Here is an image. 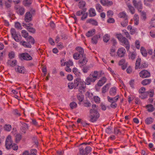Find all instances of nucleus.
<instances>
[{"instance_id":"obj_8","label":"nucleus","mask_w":155,"mask_h":155,"mask_svg":"<svg viewBox=\"0 0 155 155\" xmlns=\"http://www.w3.org/2000/svg\"><path fill=\"white\" fill-rule=\"evenodd\" d=\"M13 142L12 140L11 136L9 135L6 139L5 147L7 149H10L11 148V146L13 144Z\"/></svg>"},{"instance_id":"obj_4","label":"nucleus","mask_w":155,"mask_h":155,"mask_svg":"<svg viewBox=\"0 0 155 155\" xmlns=\"http://www.w3.org/2000/svg\"><path fill=\"white\" fill-rule=\"evenodd\" d=\"M35 13V10L31 9L28 12H27L25 15V20L27 22H29L32 19V16Z\"/></svg>"},{"instance_id":"obj_53","label":"nucleus","mask_w":155,"mask_h":155,"mask_svg":"<svg viewBox=\"0 0 155 155\" xmlns=\"http://www.w3.org/2000/svg\"><path fill=\"white\" fill-rule=\"evenodd\" d=\"M15 141L16 143H18L21 139V136L20 134L17 135L15 136Z\"/></svg>"},{"instance_id":"obj_56","label":"nucleus","mask_w":155,"mask_h":155,"mask_svg":"<svg viewBox=\"0 0 155 155\" xmlns=\"http://www.w3.org/2000/svg\"><path fill=\"white\" fill-rule=\"evenodd\" d=\"M140 12H141V16L142 17L143 19L144 20H145L146 18V13L143 11H141Z\"/></svg>"},{"instance_id":"obj_27","label":"nucleus","mask_w":155,"mask_h":155,"mask_svg":"<svg viewBox=\"0 0 155 155\" xmlns=\"http://www.w3.org/2000/svg\"><path fill=\"white\" fill-rule=\"evenodd\" d=\"M76 50L78 51L77 52H78V53L81 54L82 57H83L84 54V51L83 48L81 47H77L76 48Z\"/></svg>"},{"instance_id":"obj_30","label":"nucleus","mask_w":155,"mask_h":155,"mask_svg":"<svg viewBox=\"0 0 155 155\" xmlns=\"http://www.w3.org/2000/svg\"><path fill=\"white\" fill-rule=\"evenodd\" d=\"M98 73L97 71H95L93 72H92L90 75L96 80L98 78Z\"/></svg>"},{"instance_id":"obj_25","label":"nucleus","mask_w":155,"mask_h":155,"mask_svg":"<svg viewBox=\"0 0 155 155\" xmlns=\"http://www.w3.org/2000/svg\"><path fill=\"white\" fill-rule=\"evenodd\" d=\"M100 38L99 35H95L91 38V42L92 44H96L97 43V40Z\"/></svg>"},{"instance_id":"obj_11","label":"nucleus","mask_w":155,"mask_h":155,"mask_svg":"<svg viewBox=\"0 0 155 155\" xmlns=\"http://www.w3.org/2000/svg\"><path fill=\"white\" fill-rule=\"evenodd\" d=\"M79 87L78 89V90L79 92L81 93L83 91H84L86 87V82L82 80H80L79 83Z\"/></svg>"},{"instance_id":"obj_35","label":"nucleus","mask_w":155,"mask_h":155,"mask_svg":"<svg viewBox=\"0 0 155 155\" xmlns=\"http://www.w3.org/2000/svg\"><path fill=\"white\" fill-rule=\"evenodd\" d=\"M146 107L148 109L147 111L149 112H153L154 110V108L153 106L151 104L147 105Z\"/></svg>"},{"instance_id":"obj_63","label":"nucleus","mask_w":155,"mask_h":155,"mask_svg":"<svg viewBox=\"0 0 155 155\" xmlns=\"http://www.w3.org/2000/svg\"><path fill=\"white\" fill-rule=\"evenodd\" d=\"M89 69V67L87 66L84 67H83L82 70L84 72V73H86L88 71Z\"/></svg>"},{"instance_id":"obj_50","label":"nucleus","mask_w":155,"mask_h":155,"mask_svg":"<svg viewBox=\"0 0 155 155\" xmlns=\"http://www.w3.org/2000/svg\"><path fill=\"white\" fill-rule=\"evenodd\" d=\"M81 56V54H79L78 52H76L74 54L73 58L75 59L78 60L80 58Z\"/></svg>"},{"instance_id":"obj_23","label":"nucleus","mask_w":155,"mask_h":155,"mask_svg":"<svg viewBox=\"0 0 155 155\" xmlns=\"http://www.w3.org/2000/svg\"><path fill=\"white\" fill-rule=\"evenodd\" d=\"M137 54L135 52H130L129 54L128 57L129 59L132 60H134L136 58Z\"/></svg>"},{"instance_id":"obj_6","label":"nucleus","mask_w":155,"mask_h":155,"mask_svg":"<svg viewBox=\"0 0 155 155\" xmlns=\"http://www.w3.org/2000/svg\"><path fill=\"white\" fill-rule=\"evenodd\" d=\"M11 32L12 37L15 41L19 42L21 39V37L20 35L17 34L15 29L14 28H12L11 30Z\"/></svg>"},{"instance_id":"obj_36","label":"nucleus","mask_w":155,"mask_h":155,"mask_svg":"<svg viewBox=\"0 0 155 155\" xmlns=\"http://www.w3.org/2000/svg\"><path fill=\"white\" fill-rule=\"evenodd\" d=\"M153 121V118L151 117H148L145 120V123L147 124H151Z\"/></svg>"},{"instance_id":"obj_37","label":"nucleus","mask_w":155,"mask_h":155,"mask_svg":"<svg viewBox=\"0 0 155 155\" xmlns=\"http://www.w3.org/2000/svg\"><path fill=\"white\" fill-rule=\"evenodd\" d=\"M110 84H107L106 85H105L103 87V88H102V93H105L108 91L110 87Z\"/></svg>"},{"instance_id":"obj_21","label":"nucleus","mask_w":155,"mask_h":155,"mask_svg":"<svg viewBox=\"0 0 155 155\" xmlns=\"http://www.w3.org/2000/svg\"><path fill=\"white\" fill-rule=\"evenodd\" d=\"M107 81V79L105 77H103L97 82V85L100 87L102 86Z\"/></svg>"},{"instance_id":"obj_3","label":"nucleus","mask_w":155,"mask_h":155,"mask_svg":"<svg viewBox=\"0 0 155 155\" xmlns=\"http://www.w3.org/2000/svg\"><path fill=\"white\" fill-rule=\"evenodd\" d=\"M90 121L94 122L99 117L100 115L96 110L91 109L90 111Z\"/></svg>"},{"instance_id":"obj_47","label":"nucleus","mask_w":155,"mask_h":155,"mask_svg":"<svg viewBox=\"0 0 155 155\" xmlns=\"http://www.w3.org/2000/svg\"><path fill=\"white\" fill-rule=\"evenodd\" d=\"M140 51L142 54L145 57L147 56V52L145 49L143 47H141L140 48Z\"/></svg>"},{"instance_id":"obj_18","label":"nucleus","mask_w":155,"mask_h":155,"mask_svg":"<svg viewBox=\"0 0 155 155\" xmlns=\"http://www.w3.org/2000/svg\"><path fill=\"white\" fill-rule=\"evenodd\" d=\"M36 152L37 150L36 149H33L31 150L30 153L27 151H25L23 153L22 155H36Z\"/></svg>"},{"instance_id":"obj_46","label":"nucleus","mask_w":155,"mask_h":155,"mask_svg":"<svg viewBox=\"0 0 155 155\" xmlns=\"http://www.w3.org/2000/svg\"><path fill=\"white\" fill-rule=\"evenodd\" d=\"M87 10L86 8L83 9V11L80 10L77 12L76 13V15L77 16H80L83 14L84 12H85Z\"/></svg>"},{"instance_id":"obj_44","label":"nucleus","mask_w":155,"mask_h":155,"mask_svg":"<svg viewBox=\"0 0 155 155\" xmlns=\"http://www.w3.org/2000/svg\"><path fill=\"white\" fill-rule=\"evenodd\" d=\"M87 23H89L94 25H97V21L93 19H88L87 20Z\"/></svg>"},{"instance_id":"obj_9","label":"nucleus","mask_w":155,"mask_h":155,"mask_svg":"<svg viewBox=\"0 0 155 155\" xmlns=\"http://www.w3.org/2000/svg\"><path fill=\"white\" fill-rule=\"evenodd\" d=\"M14 8L16 10V12L18 14L22 15L24 14L25 11L24 7L16 5L15 6Z\"/></svg>"},{"instance_id":"obj_57","label":"nucleus","mask_w":155,"mask_h":155,"mask_svg":"<svg viewBox=\"0 0 155 155\" xmlns=\"http://www.w3.org/2000/svg\"><path fill=\"white\" fill-rule=\"evenodd\" d=\"M73 72L76 75H79V71H78V69L76 68H74L72 70Z\"/></svg>"},{"instance_id":"obj_10","label":"nucleus","mask_w":155,"mask_h":155,"mask_svg":"<svg viewBox=\"0 0 155 155\" xmlns=\"http://www.w3.org/2000/svg\"><path fill=\"white\" fill-rule=\"evenodd\" d=\"M126 50L123 47L119 48L117 52V55L119 57L122 58L126 54Z\"/></svg>"},{"instance_id":"obj_12","label":"nucleus","mask_w":155,"mask_h":155,"mask_svg":"<svg viewBox=\"0 0 155 155\" xmlns=\"http://www.w3.org/2000/svg\"><path fill=\"white\" fill-rule=\"evenodd\" d=\"M123 44V46H125V47L127 50H129L130 48V44L128 40L125 37L123 38L120 41Z\"/></svg>"},{"instance_id":"obj_22","label":"nucleus","mask_w":155,"mask_h":155,"mask_svg":"<svg viewBox=\"0 0 155 155\" xmlns=\"http://www.w3.org/2000/svg\"><path fill=\"white\" fill-rule=\"evenodd\" d=\"M25 27L27 30L30 32L34 33L35 32V29L33 27L28 25L24 24L23 25Z\"/></svg>"},{"instance_id":"obj_59","label":"nucleus","mask_w":155,"mask_h":155,"mask_svg":"<svg viewBox=\"0 0 155 155\" xmlns=\"http://www.w3.org/2000/svg\"><path fill=\"white\" fill-rule=\"evenodd\" d=\"M140 42L138 40H136L135 42L136 47L137 49H139L140 48Z\"/></svg>"},{"instance_id":"obj_31","label":"nucleus","mask_w":155,"mask_h":155,"mask_svg":"<svg viewBox=\"0 0 155 155\" xmlns=\"http://www.w3.org/2000/svg\"><path fill=\"white\" fill-rule=\"evenodd\" d=\"M20 43L25 47L28 48H31V45L29 42H27L25 41H20Z\"/></svg>"},{"instance_id":"obj_28","label":"nucleus","mask_w":155,"mask_h":155,"mask_svg":"<svg viewBox=\"0 0 155 155\" xmlns=\"http://www.w3.org/2000/svg\"><path fill=\"white\" fill-rule=\"evenodd\" d=\"M32 0H23V4L25 6H28L32 3Z\"/></svg>"},{"instance_id":"obj_17","label":"nucleus","mask_w":155,"mask_h":155,"mask_svg":"<svg viewBox=\"0 0 155 155\" xmlns=\"http://www.w3.org/2000/svg\"><path fill=\"white\" fill-rule=\"evenodd\" d=\"M82 59H81L79 60V63L80 65V67H81L85 65L87 62V59L84 56H83Z\"/></svg>"},{"instance_id":"obj_32","label":"nucleus","mask_w":155,"mask_h":155,"mask_svg":"<svg viewBox=\"0 0 155 155\" xmlns=\"http://www.w3.org/2000/svg\"><path fill=\"white\" fill-rule=\"evenodd\" d=\"M95 33V29H92V30L88 31L86 34V35L87 37H90L94 35Z\"/></svg>"},{"instance_id":"obj_52","label":"nucleus","mask_w":155,"mask_h":155,"mask_svg":"<svg viewBox=\"0 0 155 155\" xmlns=\"http://www.w3.org/2000/svg\"><path fill=\"white\" fill-rule=\"evenodd\" d=\"M70 106L71 109H73L76 107L77 104L75 102H72L70 104Z\"/></svg>"},{"instance_id":"obj_54","label":"nucleus","mask_w":155,"mask_h":155,"mask_svg":"<svg viewBox=\"0 0 155 155\" xmlns=\"http://www.w3.org/2000/svg\"><path fill=\"white\" fill-rule=\"evenodd\" d=\"M15 56V54L14 52L11 51L8 54L9 58L10 59H12L14 58Z\"/></svg>"},{"instance_id":"obj_39","label":"nucleus","mask_w":155,"mask_h":155,"mask_svg":"<svg viewBox=\"0 0 155 155\" xmlns=\"http://www.w3.org/2000/svg\"><path fill=\"white\" fill-rule=\"evenodd\" d=\"M150 79H146L143 80L141 82V84L143 85H146L150 84L151 82Z\"/></svg>"},{"instance_id":"obj_29","label":"nucleus","mask_w":155,"mask_h":155,"mask_svg":"<svg viewBox=\"0 0 155 155\" xmlns=\"http://www.w3.org/2000/svg\"><path fill=\"white\" fill-rule=\"evenodd\" d=\"M141 62V59L140 58H138L136 61L135 68L136 69L139 68H140V63Z\"/></svg>"},{"instance_id":"obj_45","label":"nucleus","mask_w":155,"mask_h":155,"mask_svg":"<svg viewBox=\"0 0 155 155\" xmlns=\"http://www.w3.org/2000/svg\"><path fill=\"white\" fill-rule=\"evenodd\" d=\"M148 95V92H145V93H141V94L139 96V97L142 99L146 98Z\"/></svg>"},{"instance_id":"obj_15","label":"nucleus","mask_w":155,"mask_h":155,"mask_svg":"<svg viewBox=\"0 0 155 155\" xmlns=\"http://www.w3.org/2000/svg\"><path fill=\"white\" fill-rule=\"evenodd\" d=\"M28 129V126L27 124L25 123H23L22 126L21 127V132L22 133L25 134Z\"/></svg>"},{"instance_id":"obj_7","label":"nucleus","mask_w":155,"mask_h":155,"mask_svg":"<svg viewBox=\"0 0 155 155\" xmlns=\"http://www.w3.org/2000/svg\"><path fill=\"white\" fill-rule=\"evenodd\" d=\"M132 3L135 8H137L139 12H141L143 8V5L141 1L137 2V0H133Z\"/></svg>"},{"instance_id":"obj_38","label":"nucleus","mask_w":155,"mask_h":155,"mask_svg":"<svg viewBox=\"0 0 155 155\" xmlns=\"http://www.w3.org/2000/svg\"><path fill=\"white\" fill-rule=\"evenodd\" d=\"M77 97L79 101V104H80V102H82L84 99V95H83L81 93L78 94L77 95Z\"/></svg>"},{"instance_id":"obj_1","label":"nucleus","mask_w":155,"mask_h":155,"mask_svg":"<svg viewBox=\"0 0 155 155\" xmlns=\"http://www.w3.org/2000/svg\"><path fill=\"white\" fill-rule=\"evenodd\" d=\"M87 143H83L81 144L79 146V152L81 155H87L91 151L92 149L90 146H86L87 144H89Z\"/></svg>"},{"instance_id":"obj_19","label":"nucleus","mask_w":155,"mask_h":155,"mask_svg":"<svg viewBox=\"0 0 155 155\" xmlns=\"http://www.w3.org/2000/svg\"><path fill=\"white\" fill-rule=\"evenodd\" d=\"M101 4L104 6L111 5L113 4L112 1H109L108 0H100Z\"/></svg>"},{"instance_id":"obj_51","label":"nucleus","mask_w":155,"mask_h":155,"mask_svg":"<svg viewBox=\"0 0 155 155\" xmlns=\"http://www.w3.org/2000/svg\"><path fill=\"white\" fill-rule=\"evenodd\" d=\"M128 23V21L127 18H126L124 19V21H123L121 22V24L122 26L124 27H125L127 25Z\"/></svg>"},{"instance_id":"obj_34","label":"nucleus","mask_w":155,"mask_h":155,"mask_svg":"<svg viewBox=\"0 0 155 155\" xmlns=\"http://www.w3.org/2000/svg\"><path fill=\"white\" fill-rule=\"evenodd\" d=\"M80 79L79 78H77L74 81V83H73V85L74 89H77L79 85Z\"/></svg>"},{"instance_id":"obj_2","label":"nucleus","mask_w":155,"mask_h":155,"mask_svg":"<svg viewBox=\"0 0 155 155\" xmlns=\"http://www.w3.org/2000/svg\"><path fill=\"white\" fill-rule=\"evenodd\" d=\"M119 98V95H117L114 97H110L109 96L107 97L108 101L111 104L110 107L111 108L115 109L117 107V104L116 103Z\"/></svg>"},{"instance_id":"obj_33","label":"nucleus","mask_w":155,"mask_h":155,"mask_svg":"<svg viewBox=\"0 0 155 155\" xmlns=\"http://www.w3.org/2000/svg\"><path fill=\"white\" fill-rule=\"evenodd\" d=\"M89 12L90 16L93 17L96 15V13L94 8H90L89 10Z\"/></svg>"},{"instance_id":"obj_43","label":"nucleus","mask_w":155,"mask_h":155,"mask_svg":"<svg viewBox=\"0 0 155 155\" xmlns=\"http://www.w3.org/2000/svg\"><path fill=\"white\" fill-rule=\"evenodd\" d=\"M73 62L71 60H69L68 61L65 62L64 63V64L63 65L62 64H61V65L64 66L65 65L67 67H70L71 66H73Z\"/></svg>"},{"instance_id":"obj_61","label":"nucleus","mask_w":155,"mask_h":155,"mask_svg":"<svg viewBox=\"0 0 155 155\" xmlns=\"http://www.w3.org/2000/svg\"><path fill=\"white\" fill-rule=\"evenodd\" d=\"M153 0H144V2L145 5L147 6H149L150 5L149 3L150 2H152Z\"/></svg>"},{"instance_id":"obj_49","label":"nucleus","mask_w":155,"mask_h":155,"mask_svg":"<svg viewBox=\"0 0 155 155\" xmlns=\"http://www.w3.org/2000/svg\"><path fill=\"white\" fill-rule=\"evenodd\" d=\"M110 39V37L107 34L105 35L103 37V41L106 42H107Z\"/></svg>"},{"instance_id":"obj_58","label":"nucleus","mask_w":155,"mask_h":155,"mask_svg":"<svg viewBox=\"0 0 155 155\" xmlns=\"http://www.w3.org/2000/svg\"><path fill=\"white\" fill-rule=\"evenodd\" d=\"M83 104L84 106L86 107H89L91 106V104L90 102L88 101H86V102H84Z\"/></svg>"},{"instance_id":"obj_55","label":"nucleus","mask_w":155,"mask_h":155,"mask_svg":"<svg viewBox=\"0 0 155 155\" xmlns=\"http://www.w3.org/2000/svg\"><path fill=\"white\" fill-rule=\"evenodd\" d=\"M116 36L117 38L119 39L120 41L123 38H124V37L123 35L121 34H116Z\"/></svg>"},{"instance_id":"obj_20","label":"nucleus","mask_w":155,"mask_h":155,"mask_svg":"<svg viewBox=\"0 0 155 155\" xmlns=\"http://www.w3.org/2000/svg\"><path fill=\"white\" fill-rule=\"evenodd\" d=\"M126 5L129 10L130 12L132 14H134L135 12V9L131 5L129 2H126Z\"/></svg>"},{"instance_id":"obj_41","label":"nucleus","mask_w":155,"mask_h":155,"mask_svg":"<svg viewBox=\"0 0 155 155\" xmlns=\"http://www.w3.org/2000/svg\"><path fill=\"white\" fill-rule=\"evenodd\" d=\"M95 8L97 11L99 12H101L103 11V8L101 5L99 3L96 5Z\"/></svg>"},{"instance_id":"obj_40","label":"nucleus","mask_w":155,"mask_h":155,"mask_svg":"<svg viewBox=\"0 0 155 155\" xmlns=\"http://www.w3.org/2000/svg\"><path fill=\"white\" fill-rule=\"evenodd\" d=\"M86 5V3L83 1H80L79 2L78 6L80 9H82Z\"/></svg>"},{"instance_id":"obj_14","label":"nucleus","mask_w":155,"mask_h":155,"mask_svg":"<svg viewBox=\"0 0 155 155\" xmlns=\"http://www.w3.org/2000/svg\"><path fill=\"white\" fill-rule=\"evenodd\" d=\"M20 57L24 60L28 61L32 59V58L28 53H22L20 55Z\"/></svg>"},{"instance_id":"obj_48","label":"nucleus","mask_w":155,"mask_h":155,"mask_svg":"<svg viewBox=\"0 0 155 155\" xmlns=\"http://www.w3.org/2000/svg\"><path fill=\"white\" fill-rule=\"evenodd\" d=\"M4 128L5 130L8 131H9L12 129V127L10 125L6 124L4 126Z\"/></svg>"},{"instance_id":"obj_5","label":"nucleus","mask_w":155,"mask_h":155,"mask_svg":"<svg viewBox=\"0 0 155 155\" xmlns=\"http://www.w3.org/2000/svg\"><path fill=\"white\" fill-rule=\"evenodd\" d=\"M21 33L22 36L25 38L29 42H30L32 44L34 43L35 40L31 36L28 35V34L26 31L22 30L21 31Z\"/></svg>"},{"instance_id":"obj_42","label":"nucleus","mask_w":155,"mask_h":155,"mask_svg":"<svg viewBox=\"0 0 155 155\" xmlns=\"http://www.w3.org/2000/svg\"><path fill=\"white\" fill-rule=\"evenodd\" d=\"M118 17L120 18H123L124 19H125L126 18H128V17L126 15V13L124 12L119 13L118 14Z\"/></svg>"},{"instance_id":"obj_64","label":"nucleus","mask_w":155,"mask_h":155,"mask_svg":"<svg viewBox=\"0 0 155 155\" xmlns=\"http://www.w3.org/2000/svg\"><path fill=\"white\" fill-rule=\"evenodd\" d=\"M9 62L10 63V65L12 66H15L17 63V61L15 60H13L11 61H10Z\"/></svg>"},{"instance_id":"obj_24","label":"nucleus","mask_w":155,"mask_h":155,"mask_svg":"<svg viewBox=\"0 0 155 155\" xmlns=\"http://www.w3.org/2000/svg\"><path fill=\"white\" fill-rule=\"evenodd\" d=\"M117 89L116 87H113L111 88L109 91V94L111 96H114L117 93Z\"/></svg>"},{"instance_id":"obj_62","label":"nucleus","mask_w":155,"mask_h":155,"mask_svg":"<svg viewBox=\"0 0 155 155\" xmlns=\"http://www.w3.org/2000/svg\"><path fill=\"white\" fill-rule=\"evenodd\" d=\"M129 84L132 88L134 87V80H131L129 81Z\"/></svg>"},{"instance_id":"obj_26","label":"nucleus","mask_w":155,"mask_h":155,"mask_svg":"<svg viewBox=\"0 0 155 155\" xmlns=\"http://www.w3.org/2000/svg\"><path fill=\"white\" fill-rule=\"evenodd\" d=\"M17 71L19 73L24 74L26 72V70L23 66H19L17 69Z\"/></svg>"},{"instance_id":"obj_13","label":"nucleus","mask_w":155,"mask_h":155,"mask_svg":"<svg viewBox=\"0 0 155 155\" xmlns=\"http://www.w3.org/2000/svg\"><path fill=\"white\" fill-rule=\"evenodd\" d=\"M139 74L140 77L143 78L149 77L150 75V73L147 71L145 70L140 71Z\"/></svg>"},{"instance_id":"obj_16","label":"nucleus","mask_w":155,"mask_h":155,"mask_svg":"<svg viewBox=\"0 0 155 155\" xmlns=\"http://www.w3.org/2000/svg\"><path fill=\"white\" fill-rule=\"evenodd\" d=\"M96 81L95 80L89 75V76L86 78L85 82H86V84L87 85H89L91 84V82L93 83Z\"/></svg>"},{"instance_id":"obj_60","label":"nucleus","mask_w":155,"mask_h":155,"mask_svg":"<svg viewBox=\"0 0 155 155\" xmlns=\"http://www.w3.org/2000/svg\"><path fill=\"white\" fill-rule=\"evenodd\" d=\"M115 52V48L113 47H112L110 49V54L112 56L114 55V53Z\"/></svg>"}]
</instances>
